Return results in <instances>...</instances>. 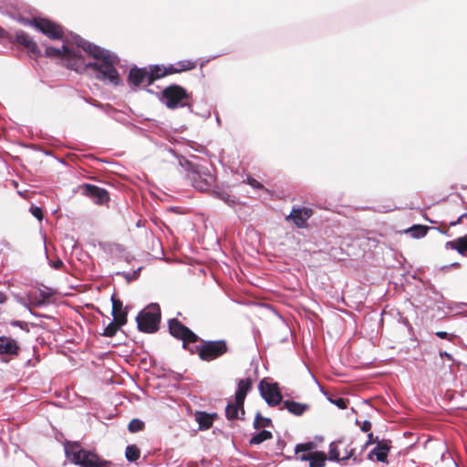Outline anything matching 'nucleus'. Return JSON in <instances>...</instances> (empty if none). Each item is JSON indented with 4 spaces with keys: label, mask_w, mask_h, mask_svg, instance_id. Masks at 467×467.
Returning a JSON list of instances; mask_svg holds the SVG:
<instances>
[{
    "label": "nucleus",
    "mask_w": 467,
    "mask_h": 467,
    "mask_svg": "<svg viewBox=\"0 0 467 467\" xmlns=\"http://www.w3.org/2000/svg\"><path fill=\"white\" fill-rule=\"evenodd\" d=\"M74 39L77 47L69 43H63L61 47L57 48L47 47L46 56L62 58L67 67L77 72H88L103 82L118 86L120 82L115 67L119 63L118 57L79 36H75Z\"/></svg>",
    "instance_id": "f257e3e1"
},
{
    "label": "nucleus",
    "mask_w": 467,
    "mask_h": 467,
    "mask_svg": "<svg viewBox=\"0 0 467 467\" xmlns=\"http://www.w3.org/2000/svg\"><path fill=\"white\" fill-rule=\"evenodd\" d=\"M65 453L71 462L79 467H110V462L99 459L90 451L84 450L78 443H67Z\"/></svg>",
    "instance_id": "f03ea898"
},
{
    "label": "nucleus",
    "mask_w": 467,
    "mask_h": 467,
    "mask_svg": "<svg viewBox=\"0 0 467 467\" xmlns=\"http://www.w3.org/2000/svg\"><path fill=\"white\" fill-rule=\"evenodd\" d=\"M189 94L181 86L171 85L161 92V101L169 109L182 108L189 105Z\"/></svg>",
    "instance_id": "7ed1b4c3"
},
{
    "label": "nucleus",
    "mask_w": 467,
    "mask_h": 467,
    "mask_svg": "<svg viewBox=\"0 0 467 467\" xmlns=\"http://www.w3.org/2000/svg\"><path fill=\"white\" fill-rule=\"evenodd\" d=\"M192 185L200 192H208L214 183V176L210 171L201 165L192 166L187 173Z\"/></svg>",
    "instance_id": "20e7f679"
},
{
    "label": "nucleus",
    "mask_w": 467,
    "mask_h": 467,
    "mask_svg": "<svg viewBox=\"0 0 467 467\" xmlns=\"http://www.w3.org/2000/svg\"><path fill=\"white\" fill-rule=\"evenodd\" d=\"M161 320V310L157 304H151L137 317L138 327L140 331L153 333L158 329Z\"/></svg>",
    "instance_id": "39448f33"
},
{
    "label": "nucleus",
    "mask_w": 467,
    "mask_h": 467,
    "mask_svg": "<svg viewBox=\"0 0 467 467\" xmlns=\"http://www.w3.org/2000/svg\"><path fill=\"white\" fill-rule=\"evenodd\" d=\"M228 350L224 340L202 341L201 346L197 347L198 355L204 361H211L220 358Z\"/></svg>",
    "instance_id": "423d86ee"
},
{
    "label": "nucleus",
    "mask_w": 467,
    "mask_h": 467,
    "mask_svg": "<svg viewBox=\"0 0 467 467\" xmlns=\"http://www.w3.org/2000/svg\"><path fill=\"white\" fill-rule=\"evenodd\" d=\"M170 333L176 338L182 339L183 347L186 348L188 343H194L199 340V337L191 329L182 325L177 319H171L169 321Z\"/></svg>",
    "instance_id": "0eeeda50"
},
{
    "label": "nucleus",
    "mask_w": 467,
    "mask_h": 467,
    "mask_svg": "<svg viewBox=\"0 0 467 467\" xmlns=\"http://www.w3.org/2000/svg\"><path fill=\"white\" fill-rule=\"evenodd\" d=\"M258 388L261 396L269 406H276L281 402L282 396L278 389L277 383H269L265 379H263L259 383Z\"/></svg>",
    "instance_id": "6e6552de"
},
{
    "label": "nucleus",
    "mask_w": 467,
    "mask_h": 467,
    "mask_svg": "<svg viewBox=\"0 0 467 467\" xmlns=\"http://www.w3.org/2000/svg\"><path fill=\"white\" fill-rule=\"evenodd\" d=\"M32 25L51 39H60L63 37L62 27L50 20L45 18L34 19Z\"/></svg>",
    "instance_id": "1a4fd4ad"
},
{
    "label": "nucleus",
    "mask_w": 467,
    "mask_h": 467,
    "mask_svg": "<svg viewBox=\"0 0 467 467\" xmlns=\"http://www.w3.org/2000/svg\"><path fill=\"white\" fill-rule=\"evenodd\" d=\"M82 193L89 197L97 204H104L109 200V193L106 190L92 184H84L81 186Z\"/></svg>",
    "instance_id": "9d476101"
},
{
    "label": "nucleus",
    "mask_w": 467,
    "mask_h": 467,
    "mask_svg": "<svg viewBox=\"0 0 467 467\" xmlns=\"http://www.w3.org/2000/svg\"><path fill=\"white\" fill-rule=\"evenodd\" d=\"M129 80L135 87L149 86L152 83V75L146 68H132L129 75Z\"/></svg>",
    "instance_id": "9b49d317"
},
{
    "label": "nucleus",
    "mask_w": 467,
    "mask_h": 467,
    "mask_svg": "<svg viewBox=\"0 0 467 467\" xmlns=\"http://www.w3.org/2000/svg\"><path fill=\"white\" fill-rule=\"evenodd\" d=\"M312 213V210L306 207L293 209L286 219H291L297 227L303 228L306 226V221L311 217Z\"/></svg>",
    "instance_id": "f8f14e48"
},
{
    "label": "nucleus",
    "mask_w": 467,
    "mask_h": 467,
    "mask_svg": "<svg viewBox=\"0 0 467 467\" xmlns=\"http://www.w3.org/2000/svg\"><path fill=\"white\" fill-rule=\"evenodd\" d=\"M390 450L389 441L381 440L378 441L377 446L368 454V460H373L375 456L378 462H385Z\"/></svg>",
    "instance_id": "ddd939ff"
},
{
    "label": "nucleus",
    "mask_w": 467,
    "mask_h": 467,
    "mask_svg": "<svg viewBox=\"0 0 467 467\" xmlns=\"http://www.w3.org/2000/svg\"><path fill=\"white\" fill-rule=\"evenodd\" d=\"M225 414L228 420L240 419V415H244V402L238 401L236 399L230 401L225 408Z\"/></svg>",
    "instance_id": "4468645a"
},
{
    "label": "nucleus",
    "mask_w": 467,
    "mask_h": 467,
    "mask_svg": "<svg viewBox=\"0 0 467 467\" xmlns=\"http://www.w3.org/2000/svg\"><path fill=\"white\" fill-rule=\"evenodd\" d=\"M18 349L19 347L15 339L0 337V355H16Z\"/></svg>",
    "instance_id": "2eb2a0df"
},
{
    "label": "nucleus",
    "mask_w": 467,
    "mask_h": 467,
    "mask_svg": "<svg viewBox=\"0 0 467 467\" xmlns=\"http://www.w3.org/2000/svg\"><path fill=\"white\" fill-rule=\"evenodd\" d=\"M112 315L114 320L119 323V326L125 325L127 321V313L122 310V303L112 297Z\"/></svg>",
    "instance_id": "dca6fc26"
},
{
    "label": "nucleus",
    "mask_w": 467,
    "mask_h": 467,
    "mask_svg": "<svg viewBox=\"0 0 467 467\" xmlns=\"http://www.w3.org/2000/svg\"><path fill=\"white\" fill-rule=\"evenodd\" d=\"M338 442H331L329 445V451H328V460L334 461V462H339V461H345L348 459H350L354 455V449L346 450V454L339 458V451H338Z\"/></svg>",
    "instance_id": "f3484780"
},
{
    "label": "nucleus",
    "mask_w": 467,
    "mask_h": 467,
    "mask_svg": "<svg viewBox=\"0 0 467 467\" xmlns=\"http://www.w3.org/2000/svg\"><path fill=\"white\" fill-rule=\"evenodd\" d=\"M252 387V380L248 378L240 379L238 381L237 389L235 391L234 399L239 402H244L245 397Z\"/></svg>",
    "instance_id": "a211bd4d"
},
{
    "label": "nucleus",
    "mask_w": 467,
    "mask_h": 467,
    "mask_svg": "<svg viewBox=\"0 0 467 467\" xmlns=\"http://www.w3.org/2000/svg\"><path fill=\"white\" fill-rule=\"evenodd\" d=\"M16 40L19 44L25 46L34 54H39L40 50L36 42L26 33L19 32L16 34Z\"/></svg>",
    "instance_id": "6ab92c4d"
},
{
    "label": "nucleus",
    "mask_w": 467,
    "mask_h": 467,
    "mask_svg": "<svg viewBox=\"0 0 467 467\" xmlns=\"http://www.w3.org/2000/svg\"><path fill=\"white\" fill-rule=\"evenodd\" d=\"M446 248L456 250L461 254L467 255V237H460L454 241L447 242Z\"/></svg>",
    "instance_id": "aec40b11"
},
{
    "label": "nucleus",
    "mask_w": 467,
    "mask_h": 467,
    "mask_svg": "<svg viewBox=\"0 0 467 467\" xmlns=\"http://www.w3.org/2000/svg\"><path fill=\"white\" fill-rule=\"evenodd\" d=\"M283 407L285 408L290 413L296 416L302 415L307 409L306 405L292 400H285L283 402Z\"/></svg>",
    "instance_id": "412c9836"
},
{
    "label": "nucleus",
    "mask_w": 467,
    "mask_h": 467,
    "mask_svg": "<svg viewBox=\"0 0 467 467\" xmlns=\"http://www.w3.org/2000/svg\"><path fill=\"white\" fill-rule=\"evenodd\" d=\"M327 456L325 452L315 451L312 452V456L308 460L309 467H325Z\"/></svg>",
    "instance_id": "4be33fe9"
},
{
    "label": "nucleus",
    "mask_w": 467,
    "mask_h": 467,
    "mask_svg": "<svg viewBox=\"0 0 467 467\" xmlns=\"http://www.w3.org/2000/svg\"><path fill=\"white\" fill-rule=\"evenodd\" d=\"M29 293V300H30V309L32 307H38L45 304L46 299L47 297V294L43 291H39L38 293Z\"/></svg>",
    "instance_id": "5701e85b"
},
{
    "label": "nucleus",
    "mask_w": 467,
    "mask_h": 467,
    "mask_svg": "<svg viewBox=\"0 0 467 467\" xmlns=\"http://www.w3.org/2000/svg\"><path fill=\"white\" fill-rule=\"evenodd\" d=\"M195 62L191 60H182L175 66H170L171 73H179L182 71L191 70L195 67Z\"/></svg>",
    "instance_id": "b1692460"
},
{
    "label": "nucleus",
    "mask_w": 467,
    "mask_h": 467,
    "mask_svg": "<svg viewBox=\"0 0 467 467\" xmlns=\"http://www.w3.org/2000/svg\"><path fill=\"white\" fill-rule=\"evenodd\" d=\"M272 437V433L269 431L262 430L256 432L254 435H253V437L249 441V443L251 445H258L267 440H270Z\"/></svg>",
    "instance_id": "393cba45"
},
{
    "label": "nucleus",
    "mask_w": 467,
    "mask_h": 467,
    "mask_svg": "<svg viewBox=\"0 0 467 467\" xmlns=\"http://www.w3.org/2000/svg\"><path fill=\"white\" fill-rule=\"evenodd\" d=\"M140 456V451L136 445L132 444L127 446L125 451V457L129 462H136Z\"/></svg>",
    "instance_id": "a878e982"
},
{
    "label": "nucleus",
    "mask_w": 467,
    "mask_h": 467,
    "mask_svg": "<svg viewBox=\"0 0 467 467\" xmlns=\"http://www.w3.org/2000/svg\"><path fill=\"white\" fill-rule=\"evenodd\" d=\"M196 419L200 424L201 429H209L212 426L213 420V418L211 415L204 412L199 413Z\"/></svg>",
    "instance_id": "bb28decb"
},
{
    "label": "nucleus",
    "mask_w": 467,
    "mask_h": 467,
    "mask_svg": "<svg viewBox=\"0 0 467 467\" xmlns=\"http://www.w3.org/2000/svg\"><path fill=\"white\" fill-rule=\"evenodd\" d=\"M272 425V421L269 418L263 417L259 412L255 415L254 420V428L256 430H260L263 428L270 427Z\"/></svg>",
    "instance_id": "cd10ccee"
},
{
    "label": "nucleus",
    "mask_w": 467,
    "mask_h": 467,
    "mask_svg": "<svg viewBox=\"0 0 467 467\" xmlns=\"http://www.w3.org/2000/svg\"><path fill=\"white\" fill-rule=\"evenodd\" d=\"M428 228L423 225H413L407 230L413 238H421L427 234Z\"/></svg>",
    "instance_id": "c85d7f7f"
},
{
    "label": "nucleus",
    "mask_w": 467,
    "mask_h": 467,
    "mask_svg": "<svg viewBox=\"0 0 467 467\" xmlns=\"http://www.w3.org/2000/svg\"><path fill=\"white\" fill-rule=\"evenodd\" d=\"M149 72H150V75H152V82L157 78H162L168 74H171L170 72V67H161L159 66H154L149 70Z\"/></svg>",
    "instance_id": "c756f323"
},
{
    "label": "nucleus",
    "mask_w": 467,
    "mask_h": 467,
    "mask_svg": "<svg viewBox=\"0 0 467 467\" xmlns=\"http://www.w3.org/2000/svg\"><path fill=\"white\" fill-rule=\"evenodd\" d=\"M315 448V444L314 442H306V443H299V444H296V448H295V452L296 454H299L301 452H313V449Z\"/></svg>",
    "instance_id": "7c9ffc66"
},
{
    "label": "nucleus",
    "mask_w": 467,
    "mask_h": 467,
    "mask_svg": "<svg viewBox=\"0 0 467 467\" xmlns=\"http://www.w3.org/2000/svg\"><path fill=\"white\" fill-rule=\"evenodd\" d=\"M143 427H144L143 421H141L139 419H133L130 421L128 429L130 432L134 433V432H138V431H141L143 429Z\"/></svg>",
    "instance_id": "2f4dec72"
},
{
    "label": "nucleus",
    "mask_w": 467,
    "mask_h": 467,
    "mask_svg": "<svg viewBox=\"0 0 467 467\" xmlns=\"http://www.w3.org/2000/svg\"><path fill=\"white\" fill-rule=\"evenodd\" d=\"M15 298L17 303L22 305L24 307L30 311V300H29V293L23 295L16 294L15 295Z\"/></svg>",
    "instance_id": "473e14b6"
},
{
    "label": "nucleus",
    "mask_w": 467,
    "mask_h": 467,
    "mask_svg": "<svg viewBox=\"0 0 467 467\" xmlns=\"http://www.w3.org/2000/svg\"><path fill=\"white\" fill-rule=\"evenodd\" d=\"M121 326H119V323H117L115 320L114 322L110 323L106 328H105V331H104V335L107 336V337H112L116 334L117 330Z\"/></svg>",
    "instance_id": "72a5a7b5"
},
{
    "label": "nucleus",
    "mask_w": 467,
    "mask_h": 467,
    "mask_svg": "<svg viewBox=\"0 0 467 467\" xmlns=\"http://www.w3.org/2000/svg\"><path fill=\"white\" fill-rule=\"evenodd\" d=\"M435 335L440 338H447L450 341H452L456 337L455 335H449L447 332L444 331H438L435 333Z\"/></svg>",
    "instance_id": "f704fd0d"
},
{
    "label": "nucleus",
    "mask_w": 467,
    "mask_h": 467,
    "mask_svg": "<svg viewBox=\"0 0 467 467\" xmlns=\"http://www.w3.org/2000/svg\"><path fill=\"white\" fill-rule=\"evenodd\" d=\"M31 213L38 220H41L43 217L42 210L39 207H31Z\"/></svg>",
    "instance_id": "c9c22d12"
},
{
    "label": "nucleus",
    "mask_w": 467,
    "mask_h": 467,
    "mask_svg": "<svg viewBox=\"0 0 467 467\" xmlns=\"http://www.w3.org/2000/svg\"><path fill=\"white\" fill-rule=\"evenodd\" d=\"M335 405H337L339 409H346L347 408V401L343 398H338L335 400H331Z\"/></svg>",
    "instance_id": "e433bc0d"
},
{
    "label": "nucleus",
    "mask_w": 467,
    "mask_h": 467,
    "mask_svg": "<svg viewBox=\"0 0 467 467\" xmlns=\"http://www.w3.org/2000/svg\"><path fill=\"white\" fill-rule=\"evenodd\" d=\"M312 456V452H301L299 454H296V459L301 461V462H306V461H308L310 459V457Z\"/></svg>",
    "instance_id": "4c0bfd02"
},
{
    "label": "nucleus",
    "mask_w": 467,
    "mask_h": 467,
    "mask_svg": "<svg viewBox=\"0 0 467 467\" xmlns=\"http://www.w3.org/2000/svg\"><path fill=\"white\" fill-rule=\"evenodd\" d=\"M378 441H379V438L378 437L374 438L373 434L369 433L368 436V441L365 443V447H368L370 444H373V443H377L378 444Z\"/></svg>",
    "instance_id": "58836bf2"
},
{
    "label": "nucleus",
    "mask_w": 467,
    "mask_h": 467,
    "mask_svg": "<svg viewBox=\"0 0 467 467\" xmlns=\"http://www.w3.org/2000/svg\"><path fill=\"white\" fill-rule=\"evenodd\" d=\"M140 267H139L137 270H135L132 275H130V274H126L124 275L125 277L128 279V280H131V279H135L138 277L139 275V273L140 272Z\"/></svg>",
    "instance_id": "ea45409f"
},
{
    "label": "nucleus",
    "mask_w": 467,
    "mask_h": 467,
    "mask_svg": "<svg viewBox=\"0 0 467 467\" xmlns=\"http://www.w3.org/2000/svg\"><path fill=\"white\" fill-rule=\"evenodd\" d=\"M220 198L226 203H228L229 205H232L233 203H234V200H231L230 196L227 195V194H222L220 195Z\"/></svg>",
    "instance_id": "a19ab883"
},
{
    "label": "nucleus",
    "mask_w": 467,
    "mask_h": 467,
    "mask_svg": "<svg viewBox=\"0 0 467 467\" xmlns=\"http://www.w3.org/2000/svg\"><path fill=\"white\" fill-rule=\"evenodd\" d=\"M248 183L254 188H261L262 185L254 179H248Z\"/></svg>",
    "instance_id": "79ce46f5"
},
{
    "label": "nucleus",
    "mask_w": 467,
    "mask_h": 467,
    "mask_svg": "<svg viewBox=\"0 0 467 467\" xmlns=\"http://www.w3.org/2000/svg\"><path fill=\"white\" fill-rule=\"evenodd\" d=\"M371 428V423L368 421V420H365L361 426V430L364 431V432H367L370 430Z\"/></svg>",
    "instance_id": "37998d69"
},
{
    "label": "nucleus",
    "mask_w": 467,
    "mask_h": 467,
    "mask_svg": "<svg viewBox=\"0 0 467 467\" xmlns=\"http://www.w3.org/2000/svg\"><path fill=\"white\" fill-rule=\"evenodd\" d=\"M12 325L13 326H17L19 327H21L22 329H27V324L26 323H24V322H21V321H14L12 322Z\"/></svg>",
    "instance_id": "c03bdc74"
},
{
    "label": "nucleus",
    "mask_w": 467,
    "mask_h": 467,
    "mask_svg": "<svg viewBox=\"0 0 467 467\" xmlns=\"http://www.w3.org/2000/svg\"><path fill=\"white\" fill-rule=\"evenodd\" d=\"M466 216H467V214H466V213H464V214L461 215V216H460L456 221H454V222H451V223H450V224H451V226H454V225H456V224L460 223V222L462 221V219L463 217H466Z\"/></svg>",
    "instance_id": "a18cd8bd"
},
{
    "label": "nucleus",
    "mask_w": 467,
    "mask_h": 467,
    "mask_svg": "<svg viewBox=\"0 0 467 467\" xmlns=\"http://www.w3.org/2000/svg\"><path fill=\"white\" fill-rule=\"evenodd\" d=\"M52 265L55 269H59L63 265V263L61 260H57Z\"/></svg>",
    "instance_id": "49530a36"
},
{
    "label": "nucleus",
    "mask_w": 467,
    "mask_h": 467,
    "mask_svg": "<svg viewBox=\"0 0 467 467\" xmlns=\"http://www.w3.org/2000/svg\"><path fill=\"white\" fill-rule=\"evenodd\" d=\"M5 300V296L4 293L0 292V304Z\"/></svg>",
    "instance_id": "de8ad7c7"
},
{
    "label": "nucleus",
    "mask_w": 467,
    "mask_h": 467,
    "mask_svg": "<svg viewBox=\"0 0 467 467\" xmlns=\"http://www.w3.org/2000/svg\"><path fill=\"white\" fill-rule=\"evenodd\" d=\"M441 357H446V358H451V356L449 353H447V352H441Z\"/></svg>",
    "instance_id": "09e8293b"
},
{
    "label": "nucleus",
    "mask_w": 467,
    "mask_h": 467,
    "mask_svg": "<svg viewBox=\"0 0 467 467\" xmlns=\"http://www.w3.org/2000/svg\"><path fill=\"white\" fill-rule=\"evenodd\" d=\"M353 459V462H356V463H360L361 462V459L358 458V457H351Z\"/></svg>",
    "instance_id": "8fccbe9b"
},
{
    "label": "nucleus",
    "mask_w": 467,
    "mask_h": 467,
    "mask_svg": "<svg viewBox=\"0 0 467 467\" xmlns=\"http://www.w3.org/2000/svg\"><path fill=\"white\" fill-rule=\"evenodd\" d=\"M451 266H453V267H458L459 266V264L458 263H454V264H451Z\"/></svg>",
    "instance_id": "3c124183"
},
{
    "label": "nucleus",
    "mask_w": 467,
    "mask_h": 467,
    "mask_svg": "<svg viewBox=\"0 0 467 467\" xmlns=\"http://www.w3.org/2000/svg\"><path fill=\"white\" fill-rule=\"evenodd\" d=\"M368 447H365V444L362 446L361 451H364Z\"/></svg>",
    "instance_id": "603ef678"
}]
</instances>
